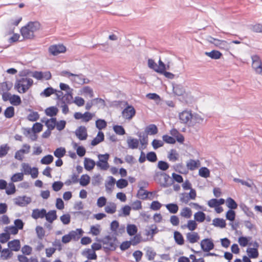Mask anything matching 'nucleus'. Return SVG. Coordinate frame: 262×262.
<instances>
[{"label": "nucleus", "instance_id": "33", "mask_svg": "<svg viewBox=\"0 0 262 262\" xmlns=\"http://www.w3.org/2000/svg\"><path fill=\"white\" fill-rule=\"evenodd\" d=\"M174 239L176 243L179 245H182L184 243L183 236L182 234L179 231H174Z\"/></svg>", "mask_w": 262, "mask_h": 262}, {"label": "nucleus", "instance_id": "26", "mask_svg": "<svg viewBox=\"0 0 262 262\" xmlns=\"http://www.w3.org/2000/svg\"><path fill=\"white\" fill-rule=\"evenodd\" d=\"M192 214V210L187 207L183 208L180 211V215L181 216L188 219H190Z\"/></svg>", "mask_w": 262, "mask_h": 262}, {"label": "nucleus", "instance_id": "57", "mask_svg": "<svg viewBox=\"0 0 262 262\" xmlns=\"http://www.w3.org/2000/svg\"><path fill=\"white\" fill-rule=\"evenodd\" d=\"M53 161V157L51 155H47L43 157L40 161L41 164H49Z\"/></svg>", "mask_w": 262, "mask_h": 262}, {"label": "nucleus", "instance_id": "9", "mask_svg": "<svg viewBox=\"0 0 262 262\" xmlns=\"http://www.w3.org/2000/svg\"><path fill=\"white\" fill-rule=\"evenodd\" d=\"M200 245L202 250L208 252L214 248V245L211 239L205 238L201 241Z\"/></svg>", "mask_w": 262, "mask_h": 262}, {"label": "nucleus", "instance_id": "28", "mask_svg": "<svg viewBox=\"0 0 262 262\" xmlns=\"http://www.w3.org/2000/svg\"><path fill=\"white\" fill-rule=\"evenodd\" d=\"M198 224L196 221L194 220H189L187 222V224L182 226V228H187L189 230L192 232L195 230L197 228Z\"/></svg>", "mask_w": 262, "mask_h": 262}, {"label": "nucleus", "instance_id": "34", "mask_svg": "<svg viewBox=\"0 0 262 262\" xmlns=\"http://www.w3.org/2000/svg\"><path fill=\"white\" fill-rule=\"evenodd\" d=\"M10 149V147L8 144H4L0 146V158L6 156Z\"/></svg>", "mask_w": 262, "mask_h": 262}, {"label": "nucleus", "instance_id": "17", "mask_svg": "<svg viewBox=\"0 0 262 262\" xmlns=\"http://www.w3.org/2000/svg\"><path fill=\"white\" fill-rule=\"evenodd\" d=\"M116 183V180L112 176L108 177V181H106L105 183V190L107 193H111Z\"/></svg>", "mask_w": 262, "mask_h": 262}, {"label": "nucleus", "instance_id": "41", "mask_svg": "<svg viewBox=\"0 0 262 262\" xmlns=\"http://www.w3.org/2000/svg\"><path fill=\"white\" fill-rule=\"evenodd\" d=\"M167 209L172 214L177 213L179 210V207L177 204L173 203H170L165 205Z\"/></svg>", "mask_w": 262, "mask_h": 262}, {"label": "nucleus", "instance_id": "24", "mask_svg": "<svg viewBox=\"0 0 262 262\" xmlns=\"http://www.w3.org/2000/svg\"><path fill=\"white\" fill-rule=\"evenodd\" d=\"M95 165H96V163L93 160L88 158H84V167L86 170H91L94 168Z\"/></svg>", "mask_w": 262, "mask_h": 262}, {"label": "nucleus", "instance_id": "60", "mask_svg": "<svg viewBox=\"0 0 262 262\" xmlns=\"http://www.w3.org/2000/svg\"><path fill=\"white\" fill-rule=\"evenodd\" d=\"M16 191V188L14 184L13 183H10L8 184V187L6 190V193L8 195L14 194Z\"/></svg>", "mask_w": 262, "mask_h": 262}, {"label": "nucleus", "instance_id": "37", "mask_svg": "<svg viewBox=\"0 0 262 262\" xmlns=\"http://www.w3.org/2000/svg\"><path fill=\"white\" fill-rule=\"evenodd\" d=\"M116 205L114 203H110L104 208L105 211L110 214H113L116 211Z\"/></svg>", "mask_w": 262, "mask_h": 262}, {"label": "nucleus", "instance_id": "32", "mask_svg": "<svg viewBox=\"0 0 262 262\" xmlns=\"http://www.w3.org/2000/svg\"><path fill=\"white\" fill-rule=\"evenodd\" d=\"M104 136L102 132H99L97 136L92 141L91 145L95 146L103 141Z\"/></svg>", "mask_w": 262, "mask_h": 262}, {"label": "nucleus", "instance_id": "52", "mask_svg": "<svg viewBox=\"0 0 262 262\" xmlns=\"http://www.w3.org/2000/svg\"><path fill=\"white\" fill-rule=\"evenodd\" d=\"M5 116L7 118H11L14 115V108L13 106L8 107L4 112Z\"/></svg>", "mask_w": 262, "mask_h": 262}, {"label": "nucleus", "instance_id": "5", "mask_svg": "<svg viewBox=\"0 0 262 262\" xmlns=\"http://www.w3.org/2000/svg\"><path fill=\"white\" fill-rule=\"evenodd\" d=\"M207 40L221 49L228 50L230 48L229 44L227 41L214 38L211 36L207 37Z\"/></svg>", "mask_w": 262, "mask_h": 262}, {"label": "nucleus", "instance_id": "49", "mask_svg": "<svg viewBox=\"0 0 262 262\" xmlns=\"http://www.w3.org/2000/svg\"><path fill=\"white\" fill-rule=\"evenodd\" d=\"M66 151L64 148H57L54 152V156L58 158H61L66 154Z\"/></svg>", "mask_w": 262, "mask_h": 262}, {"label": "nucleus", "instance_id": "19", "mask_svg": "<svg viewBox=\"0 0 262 262\" xmlns=\"http://www.w3.org/2000/svg\"><path fill=\"white\" fill-rule=\"evenodd\" d=\"M42 122L45 123V125L47 128L51 130H53L56 127V118H51L50 119L44 118L42 120Z\"/></svg>", "mask_w": 262, "mask_h": 262}, {"label": "nucleus", "instance_id": "39", "mask_svg": "<svg viewBox=\"0 0 262 262\" xmlns=\"http://www.w3.org/2000/svg\"><path fill=\"white\" fill-rule=\"evenodd\" d=\"M212 224L215 227H219L222 228L226 227V224L224 219L216 218L213 220Z\"/></svg>", "mask_w": 262, "mask_h": 262}, {"label": "nucleus", "instance_id": "10", "mask_svg": "<svg viewBox=\"0 0 262 262\" xmlns=\"http://www.w3.org/2000/svg\"><path fill=\"white\" fill-rule=\"evenodd\" d=\"M66 51V47L62 45H54L51 46L49 48V52L55 56L60 53H64Z\"/></svg>", "mask_w": 262, "mask_h": 262}, {"label": "nucleus", "instance_id": "62", "mask_svg": "<svg viewBox=\"0 0 262 262\" xmlns=\"http://www.w3.org/2000/svg\"><path fill=\"white\" fill-rule=\"evenodd\" d=\"M38 238L42 239L45 236V231L43 228L41 226H38L35 229Z\"/></svg>", "mask_w": 262, "mask_h": 262}, {"label": "nucleus", "instance_id": "63", "mask_svg": "<svg viewBox=\"0 0 262 262\" xmlns=\"http://www.w3.org/2000/svg\"><path fill=\"white\" fill-rule=\"evenodd\" d=\"M24 179L23 173H17L12 176L11 181L13 182H16L22 181Z\"/></svg>", "mask_w": 262, "mask_h": 262}, {"label": "nucleus", "instance_id": "25", "mask_svg": "<svg viewBox=\"0 0 262 262\" xmlns=\"http://www.w3.org/2000/svg\"><path fill=\"white\" fill-rule=\"evenodd\" d=\"M1 253L0 257L3 260H7L11 258L13 254L12 252L8 248H5L2 250Z\"/></svg>", "mask_w": 262, "mask_h": 262}, {"label": "nucleus", "instance_id": "46", "mask_svg": "<svg viewBox=\"0 0 262 262\" xmlns=\"http://www.w3.org/2000/svg\"><path fill=\"white\" fill-rule=\"evenodd\" d=\"M204 121V118L199 114H192L191 121L193 123H202Z\"/></svg>", "mask_w": 262, "mask_h": 262}, {"label": "nucleus", "instance_id": "7", "mask_svg": "<svg viewBox=\"0 0 262 262\" xmlns=\"http://www.w3.org/2000/svg\"><path fill=\"white\" fill-rule=\"evenodd\" d=\"M22 171L24 172L23 174L29 175L30 174L31 177L33 179L36 178L38 177V169L36 167L31 168L28 163H23L21 164Z\"/></svg>", "mask_w": 262, "mask_h": 262}, {"label": "nucleus", "instance_id": "16", "mask_svg": "<svg viewBox=\"0 0 262 262\" xmlns=\"http://www.w3.org/2000/svg\"><path fill=\"white\" fill-rule=\"evenodd\" d=\"M179 117L181 123H187L191 121L192 114L189 111H184L179 114Z\"/></svg>", "mask_w": 262, "mask_h": 262}, {"label": "nucleus", "instance_id": "31", "mask_svg": "<svg viewBox=\"0 0 262 262\" xmlns=\"http://www.w3.org/2000/svg\"><path fill=\"white\" fill-rule=\"evenodd\" d=\"M45 217L48 222L53 223L57 219L56 211L55 210H50L48 213L46 212V215Z\"/></svg>", "mask_w": 262, "mask_h": 262}, {"label": "nucleus", "instance_id": "58", "mask_svg": "<svg viewBox=\"0 0 262 262\" xmlns=\"http://www.w3.org/2000/svg\"><path fill=\"white\" fill-rule=\"evenodd\" d=\"M117 187L119 188H124L128 185V182L125 179H121L116 182Z\"/></svg>", "mask_w": 262, "mask_h": 262}, {"label": "nucleus", "instance_id": "20", "mask_svg": "<svg viewBox=\"0 0 262 262\" xmlns=\"http://www.w3.org/2000/svg\"><path fill=\"white\" fill-rule=\"evenodd\" d=\"M173 92L177 96H184L186 93V90L183 85L178 84L173 85Z\"/></svg>", "mask_w": 262, "mask_h": 262}, {"label": "nucleus", "instance_id": "48", "mask_svg": "<svg viewBox=\"0 0 262 262\" xmlns=\"http://www.w3.org/2000/svg\"><path fill=\"white\" fill-rule=\"evenodd\" d=\"M148 192L143 189V186H140L138 191V197L141 199H146L148 197Z\"/></svg>", "mask_w": 262, "mask_h": 262}, {"label": "nucleus", "instance_id": "4", "mask_svg": "<svg viewBox=\"0 0 262 262\" xmlns=\"http://www.w3.org/2000/svg\"><path fill=\"white\" fill-rule=\"evenodd\" d=\"M109 158L110 155L108 154H99L98 155L99 160L96 163L97 167L102 170H107L110 166L108 163Z\"/></svg>", "mask_w": 262, "mask_h": 262}, {"label": "nucleus", "instance_id": "38", "mask_svg": "<svg viewBox=\"0 0 262 262\" xmlns=\"http://www.w3.org/2000/svg\"><path fill=\"white\" fill-rule=\"evenodd\" d=\"M145 132L148 135H155L158 133V128L155 124H150L145 128Z\"/></svg>", "mask_w": 262, "mask_h": 262}, {"label": "nucleus", "instance_id": "21", "mask_svg": "<svg viewBox=\"0 0 262 262\" xmlns=\"http://www.w3.org/2000/svg\"><path fill=\"white\" fill-rule=\"evenodd\" d=\"M8 246L11 251H18L20 248V241L18 239H14L9 242L8 243Z\"/></svg>", "mask_w": 262, "mask_h": 262}, {"label": "nucleus", "instance_id": "30", "mask_svg": "<svg viewBox=\"0 0 262 262\" xmlns=\"http://www.w3.org/2000/svg\"><path fill=\"white\" fill-rule=\"evenodd\" d=\"M13 84L11 82H4L0 83V94L8 92L12 87Z\"/></svg>", "mask_w": 262, "mask_h": 262}, {"label": "nucleus", "instance_id": "2", "mask_svg": "<svg viewBox=\"0 0 262 262\" xmlns=\"http://www.w3.org/2000/svg\"><path fill=\"white\" fill-rule=\"evenodd\" d=\"M33 84V80L31 78L24 77L16 80L14 88L18 93H25L30 89Z\"/></svg>", "mask_w": 262, "mask_h": 262}, {"label": "nucleus", "instance_id": "12", "mask_svg": "<svg viewBox=\"0 0 262 262\" xmlns=\"http://www.w3.org/2000/svg\"><path fill=\"white\" fill-rule=\"evenodd\" d=\"M70 80L73 82L81 85L85 83H89L90 81L89 79L85 78V76L82 74H74L73 77L70 78Z\"/></svg>", "mask_w": 262, "mask_h": 262}, {"label": "nucleus", "instance_id": "14", "mask_svg": "<svg viewBox=\"0 0 262 262\" xmlns=\"http://www.w3.org/2000/svg\"><path fill=\"white\" fill-rule=\"evenodd\" d=\"M75 135L80 140H85L88 137L87 129L85 126L78 127L75 132Z\"/></svg>", "mask_w": 262, "mask_h": 262}, {"label": "nucleus", "instance_id": "40", "mask_svg": "<svg viewBox=\"0 0 262 262\" xmlns=\"http://www.w3.org/2000/svg\"><path fill=\"white\" fill-rule=\"evenodd\" d=\"M179 155L175 149H171L168 154V158L172 162H175L179 159Z\"/></svg>", "mask_w": 262, "mask_h": 262}, {"label": "nucleus", "instance_id": "23", "mask_svg": "<svg viewBox=\"0 0 262 262\" xmlns=\"http://www.w3.org/2000/svg\"><path fill=\"white\" fill-rule=\"evenodd\" d=\"M83 231L81 229H77L75 230H72L69 232L72 239L74 241L78 240L82 236Z\"/></svg>", "mask_w": 262, "mask_h": 262}, {"label": "nucleus", "instance_id": "45", "mask_svg": "<svg viewBox=\"0 0 262 262\" xmlns=\"http://www.w3.org/2000/svg\"><path fill=\"white\" fill-rule=\"evenodd\" d=\"M90 182V177L88 174H83L79 180L80 184L82 186H87Z\"/></svg>", "mask_w": 262, "mask_h": 262}, {"label": "nucleus", "instance_id": "35", "mask_svg": "<svg viewBox=\"0 0 262 262\" xmlns=\"http://www.w3.org/2000/svg\"><path fill=\"white\" fill-rule=\"evenodd\" d=\"M206 219V214L202 211H198L194 213V219L199 223L203 222Z\"/></svg>", "mask_w": 262, "mask_h": 262}, {"label": "nucleus", "instance_id": "6", "mask_svg": "<svg viewBox=\"0 0 262 262\" xmlns=\"http://www.w3.org/2000/svg\"><path fill=\"white\" fill-rule=\"evenodd\" d=\"M126 106L122 111L121 115L122 117L128 120H130L136 114V110L132 105H128L126 103Z\"/></svg>", "mask_w": 262, "mask_h": 262}, {"label": "nucleus", "instance_id": "13", "mask_svg": "<svg viewBox=\"0 0 262 262\" xmlns=\"http://www.w3.org/2000/svg\"><path fill=\"white\" fill-rule=\"evenodd\" d=\"M252 63V67L256 74L259 72L262 68V63L260 57L257 55H253L251 57Z\"/></svg>", "mask_w": 262, "mask_h": 262}, {"label": "nucleus", "instance_id": "53", "mask_svg": "<svg viewBox=\"0 0 262 262\" xmlns=\"http://www.w3.org/2000/svg\"><path fill=\"white\" fill-rule=\"evenodd\" d=\"M56 92V90L54 89L52 87H49L45 89L44 91L41 93L40 95L45 97H49Z\"/></svg>", "mask_w": 262, "mask_h": 262}, {"label": "nucleus", "instance_id": "51", "mask_svg": "<svg viewBox=\"0 0 262 262\" xmlns=\"http://www.w3.org/2000/svg\"><path fill=\"white\" fill-rule=\"evenodd\" d=\"M159 65H157V73L161 74L166 71V64L160 59L158 61Z\"/></svg>", "mask_w": 262, "mask_h": 262}, {"label": "nucleus", "instance_id": "55", "mask_svg": "<svg viewBox=\"0 0 262 262\" xmlns=\"http://www.w3.org/2000/svg\"><path fill=\"white\" fill-rule=\"evenodd\" d=\"M5 231L10 234L15 235L18 233V230L14 226H7L5 227Z\"/></svg>", "mask_w": 262, "mask_h": 262}, {"label": "nucleus", "instance_id": "29", "mask_svg": "<svg viewBox=\"0 0 262 262\" xmlns=\"http://www.w3.org/2000/svg\"><path fill=\"white\" fill-rule=\"evenodd\" d=\"M205 54L213 59H219L222 56V54L217 50H212L209 52H206Z\"/></svg>", "mask_w": 262, "mask_h": 262}, {"label": "nucleus", "instance_id": "8", "mask_svg": "<svg viewBox=\"0 0 262 262\" xmlns=\"http://www.w3.org/2000/svg\"><path fill=\"white\" fill-rule=\"evenodd\" d=\"M31 76L39 80H48L51 78L52 75L49 71L45 72L34 71L32 73Z\"/></svg>", "mask_w": 262, "mask_h": 262}, {"label": "nucleus", "instance_id": "42", "mask_svg": "<svg viewBox=\"0 0 262 262\" xmlns=\"http://www.w3.org/2000/svg\"><path fill=\"white\" fill-rule=\"evenodd\" d=\"M226 206L230 208V210L235 209L237 207V204L231 198H228L226 201Z\"/></svg>", "mask_w": 262, "mask_h": 262}, {"label": "nucleus", "instance_id": "61", "mask_svg": "<svg viewBox=\"0 0 262 262\" xmlns=\"http://www.w3.org/2000/svg\"><path fill=\"white\" fill-rule=\"evenodd\" d=\"M250 28L253 32L256 33H262L261 24H256L255 25H251Z\"/></svg>", "mask_w": 262, "mask_h": 262}, {"label": "nucleus", "instance_id": "43", "mask_svg": "<svg viewBox=\"0 0 262 262\" xmlns=\"http://www.w3.org/2000/svg\"><path fill=\"white\" fill-rule=\"evenodd\" d=\"M126 231L127 233L132 236L135 235L138 231L137 227L135 225L128 224L126 227Z\"/></svg>", "mask_w": 262, "mask_h": 262}, {"label": "nucleus", "instance_id": "47", "mask_svg": "<svg viewBox=\"0 0 262 262\" xmlns=\"http://www.w3.org/2000/svg\"><path fill=\"white\" fill-rule=\"evenodd\" d=\"M199 174L203 178H207L210 176V171L207 167H201L199 170Z\"/></svg>", "mask_w": 262, "mask_h": 262}, {"label": "nucleus", "instance_id": "27", "mask_svg": "<svg viewBox=\"0 0 262 262\" xmlns=\"http://www.w3.org/2000/svg\"><path fill=\"white\" fill-rule=\"evenodd\" d=\"M200 166L199 160H190L186 163V166L190 170H194Z\"/></svg>", "mask_w": 262, "mask_h": 262}, {"label": "nucleus", "instance_id": "3", "mask_svg": "<svg viewBox=\"0 0 262 262\" xmlns=\"http://www.w3.org/2000/svg\"><path fill=\"white\" fill-rule=\"evenodd\" d=\"M98 241L102 243L103 248L105 249L114 251L117 247V240L113 236L108 235Z\"/></svg>", "mask_w": 262, "mask_h": 262}, {"label": "nucleus", "instance_id": "50", "mask_svg": "<svg viewBox=\"0 0 262 262\" xmlns=\"http://www.w3.org/2000/svg\"><path fill=\"white\" fill-rule=\"evenodd\" d=\"M159 65H157V73L161 74L166 71V64L160 59L158 61Z\"/></svg>", "mask_w": 262, "mask_h": 262}, {"label": "nucleus", "instance_id": "18", "mask_svg": "<svg viewBox=\"0 0 262 262\" xmlns=\"http://www.w3.org/2000/svg\"><path fill=\"white\" fill-rule=\"evenodd\" d=\"M46 215V210L45 209H35L33 210L32 217L35 220L38 219H42Z\"/></svg>", "mask_w": 262, "mask_h": 262}, {"label": "nucleus", "instance_id": "56", "mask_svg": "<svg viewBox=\"0 0 262 262\" xmlns=\"http://www.w3.org/2000/svg\"><path fill=\"white\" fill-rule=\"evenodd\" d=\"M81 92L85 95H89L90 98H92L94 96L93 89L89 86L83 87L81 90Z\"/></svg>", "mask_w": 262, "mask_h": 262}, {"label": "nucleus", "instance_id": "22", "mask_svg": "<svg viewBox=\"0 0 262 262\" xmlns=\"http://www.w3.org/2000/svg\"><path fill=\"white\" fill-rule=\"evenodd\" d=\"M126 142L128 147L129 148L133 149H137L139 146V141L137 139L133 138L130 137H129L127 138Z\"/></svg>", "mask_w": 262, "mask_h": 262}, {"label": "nucleus", "instance_id": "11", "mask_svg": "<svg viewBox=\"0 0 262 262\" xmlns=\"http://www.w3.org/2000/svg\"><path fill=\"white\" fill-rule=\"evenodd\" d=\"M13 200L15 205L20 207H25L31 202V199L27 196H18L14 198Z\"/></svg>", "mask_w": 262, "mask_h": 262}, {"label": "nucleus", "instance_id": "15", "mask_svg": "<svg viewBox=\"0 0 262 262\" xmlns=\"http://www.w3.org/2000/svg\"><path fill=\"white\" fill-rule=\"evenodd\" d=\"M187 241L190 244L197 243L200 239L199 233L196 232H190L186 234Z\"/></svg>", "mask_w": 262, "mask_h": 262}, {"label": "nucleus", "instance_id": "1", "mask_svg": "<svg viewBox=\"0 0 262 262\" xmlns=\"http://www.w3.org/2000/svg\"><path fill=\"white\" fill-rule=\"evenodd\" d=\"M40 24L38 21L29 22L20 30L22 36L25 38L30 39L34 37V33L39 30Z\"/></svg>", "mask_w": 262, "mask_h": 262}, {"label": "nucleus", "instance_id": "59", "mask_svg": "<svg viewBox=\"0 0 262 262\" xmlns=\"http://www.w3.org/2000/svg\"><path fill=\"white\" fill-rule=\"evenodd\" d=\"M146 159L151 162H155L157 160V157L155 152L150 151L147 154Z\"/></svg>", "mask_w": 262, "mask_h": 262}, {"label": "nucleus", "instance_id": "64", "mask_svg": "<svg viewBox=\"0 0 262 262\" xmlns=\"http://www.w3.org/2000/svg\"><path fill=\"white\" fill-rule=\"evenodd\" d=\"M114 132L119 135H123L125 134L124 128L121 125H115L113 126Z\"/></svg>", "mask_w": 262, "mask_h": 262}, {"label": "nucleus", "instance_id": "36", "mask_svg": "<svg viewBox=\"0 0 262 262\" xmlns=\"http://www.w3.org/2000/svg\"><path fill=\"white\" fill-rule=\"evenodd\" d=\"M58 112V110L56 107L51 106L48 107L45 110L46 114L50 117H53L57 115Z\"/></svg>", "mask_w": 262, "mask_h": 262}, {"label": "nucleus", "instance_id": "44", "mask_svg": "<svg viewBox=\"0 0 262 262\" xmlns=\"http://www.w3.org/2000/svg\"><path fill=\"white\" fill-rule=\"evenodd\" d=\"M247 252L250 258H255L258 256V252L257 249L249 248L247 249Z\"/></svg>", "mask_w": 262, "mask_h": 262}, {"label": "nucleus", "instance_id": "54", "mask_svg": "<svg viewBox=\"0 0 262 262\" xmlns=\"http://www.w3.org/2000/svg\"><path fill=\"white\" fill-rule=\"evenodd\" d=\"M10 102L14 105H18L21 102L20 97L15 95L11 96V98L10 99Z\"/></svg>", "mask_w": 262, "mask_h": 262}]
</instances>
